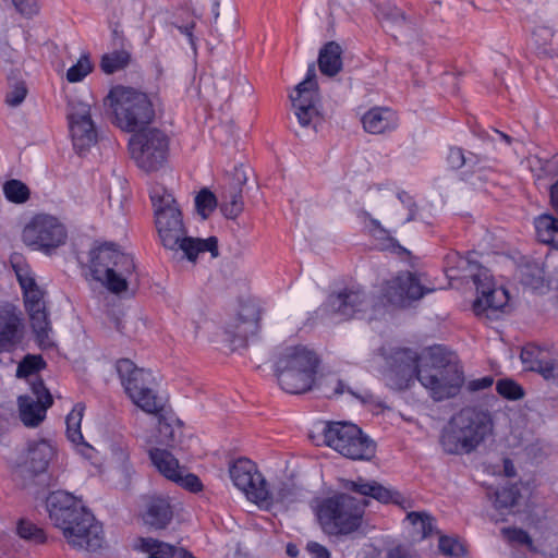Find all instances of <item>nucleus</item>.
Here are the masks:
<instances>
[{
    "label": "nucleus",
    "instance_id": "1",
    "mask_svg": "<svg viewBox=\"0 0 558 558\" xmlns=\"http://www.w3.org/2000/svg\"><path fill=\"white\" fill-rule=\"evenodd\" d=\"M378 356L385 362L381 374L391 387L408 388L416 377L435 401L456 397L464 383L453 351H391Z\"/></svg>",
    "mask_w": 558,
    "mask_h": 558
},
{
    "label": "nucleus",
    "instance_id": "23",
    "mask_svg": "<svg viewBox=\"0 0 558 558\" xmlns=\"http://www.w3.org/2000/svg\"><path fill=\"white\" fill-rule=\"evenodd\" d=\"M142 518L144 523L150 527L166 529L173 518V508L169 498L163 496L146 497Z\"/></svg>",
    "mask_w": 558,
    "mask_h": 558
},
{
    "label": "nucleus",
    "instance_id": "29",
    "mask_svg": "<svg viewBox=\"0 0 558 558\" xmlns=\"http://www.w3.org/2000/svg\"><path fill=\"white\" fill-rule=\"evenodd\" d=\"M149 456L158 471L172 482L183 469L179 465L178 459L165 449L155 448L150 450Z\"/></svg>",
    "mask_w": 558,
    "mask_h": 558
},
{
    "label": "nucleus",
    "instance_id": "18",
    "mask_svg": "<svg viewBox=\"0 0 558 558\" xmlns=\"http://www.w3.org/2000/svg\"><path fill=\"white\" fill-rule=\"evenodd\" d=\"M295 116L302 126H310L313 119L318 116L316 108L318 101L317 82L314 65H310L305 78L295 87L291 95Z\"/></svg>",
    "mask_w": 558,
    "mask_h": 558
},
{
    "label": "nucleus",
    "instance_id": "4",
    "mask_svg": "<svg viewBox=\"0 0 558 558\" xmlns=\"http://www.w3.org/2000/svg\"><path fill=\"white\" fill-rule=\"evenodd\" d=\"M268 360L272 362L279 387L288 393L301 395L314 388L330 389L335 396L345 391L341 379H336L332 385L330 377L337 371L326 365L317 351H272ZM347 391L360 398L350 388Z\"/></svg>",
    "mask_w": 558,
    "mask_h": 558
},
{
    "label": "nucleus",
    "instance_id": "15",
    "mask_svg": "<svg viewBox=\"0 0 558 558\" xmlns=\"http://www.w3.org/2000/svg\"><path fill=\"white\" fill-rule=\"evenodd\" d=\"M477 296L473 302V312L476 316H488V312H497L504 308L508 301V291L497 287L489 270L482 268L473 276Z\"/></svg>",
    "mask_w": 558,
    "mask_h": 558
},
{
    "label": "nucleus",
    "instance_id": "17",
    "mask_svg": "<svg viewBox=\"0 0 558 558\" xmlns=\"http://www.w3.org/2000/svg\"><path fill=\"white\" fill-rule=\"evenodd\" d=\"M36 399L28 395L19 396V416L26 427H37L45 418L47 410L53 404V398L41 378L31 384Z\"/></svg>",
    "mask_w": 558,
    "mask_h": 558
},
{
    "label": "nucleus",
    "instance_id": "19",
    "mask_svg": "<svg viewBox=\"0 0 558 558\" xmlns=\"http://www.w3.org/2000/svg\"><path fill=\"white\" fill-rule=\"evenodd\" d=\"M260 307L253 301L247 300L241 303L236 318L228 326L227 332L231 341L239 345H248L258 336L260 330Z\"/></svg>",
    "mask_w": 558,
    "mask_h": 558
},
{
    "label": "nucleus",
    "instance_id": "3",
    "mask_svg": "<svg viewBox=\"0 0 558 558\" xmlns=\"http://www.w3.org/2000/svg\"><path fill=\"white\" fill-rule=\"evenodd\" d=\"M342 488L363 496L357 499L348 494H337L323 499L316 507L315 513L322 530L328 535H348L362 524L364 510L369 501L367 497L379 502H398L400 494L387 488L376 481H366L363 477L357 480H344Z\"/></svg>",
    "mask_w": 558,
    "mask_h": 558
},
{
    "label": "nucleus",
    "instance_id": "16",
    "mask_svg": "<svg viewBox=\"0 0 558 558\" xmlns=\"http://www.w3.org/2000/svg\"><path fill=\"white\" fill-rule=\"evenodd\" d=\"M25 308L39 349H52L57 345L44 302V292L37 287L23 293Z\"/></svg>",
    "mask_w": 558,
    "mask_h": 558
},
{
    "label": "nucleus",
    "instance_id": "33",
    "mask_svg": "<svg viewBox=\"0 0 558 558\" xmlns=\"http://www.w3.org/2000/svg\"><path fill=\"white\" fill-rule=\"evenodd\" d=\"M84 410L85 405L83 403H76L65 418L68 438L76 445L83 441L81 422Z\"/></svg>",
    "mask_w": 558,
    "mask_h": 558
},
{
    "label": "nucleus",
    "instance_id": "36",
    "mask_svg": "<svg viewBox=\"0 0 558 558\" xmlns=\"http://www.w3.org/2000/svg\"><path fill=\"white\" fill-rule=\"evenodd\" d=\"M3 193L8 201L22 204L29 198V189L19 180H10L3 185Z\"/></svg>",
    "mask_w": 558,
    "mask_h": 558
},
{
    "label": "nucleus",
    "instance_id": "51",
    "mask_svg": "<svg viewBox=\"0 0 558 558\" xmlns=\"http://www.w3.org/2000/svg\"><path fill=\"white\" fill-rule=\"evenodd\" d=\"M494 384V377L488 375L482 378L472 379L468 383V390L475 392L489 388Z\"/></svg>",
    "mask_w": 558,
    "mask_h": 558
},
{
    "label": "nucleus",
    "instance_id": "10",
    "mask_svg": "<svg viewBox=\"0 0 558 558\" xmlns=\"http://www.w3.org/2000/svg\"><path fill=\"white\" fill-rule=\"evenodd\" d=\"M116 371L132 402L144 412L154 414L160 420L165 404L157 396V381L153 372L137 367L130 359L118 360Z\"/></svg>",
    "mask_w": 558,
    "mask_h": 558
},
{
    "label": "nucleus",
    "instance_id": "28",
    "mask_svg": "<svg viewBox=\"0 0 558 558\" xmlns=\"http://www.w3.org/2000/svg\"><path fill=\"white\" fill-rule=\"evenodd\" d=\"M244 208L242 187L231 184L221 195L220 209L228 219H235Z\"/></svg>",
    "mask_w": 558,
    "mask_h": 558
},
{
    "label": "nucleus",
    "instance_id": "13",
    "mask_svg": "<svg viewBox=\"0 0 558 558\" xmlns=\"http://www.w3.org/2000/svg\"><path fill=\"white\" fill-rule=\"evenodd\" d=\"M22 238L27 246L50 253L65 243L68 232L58 218L39 214L34 216L24 227Z\"/></svg>",
    "mask_w": 558,
    "mask_h": 558
},
{
    "label": "nucleus",
    "instance_id": "26",
    "mask_svg": "<svg viewBox=\"0 0 558 558\" xmlns=\"http://www.w3.org/2000/svg\"><path fill=\"white\" fill-rule=\"evenodd\" d=\"M342 48L336 41L326 43L319 50L318 66L322 74L335 76L342 70Z\"/></svg>",
    "mask_w": 558,
    "mask_h": 558
},
{
    "label": "nucleus",
    "instance_id": "5",
    "mask_svg": "<svg viewBox=\"0 0 558 558\" xmlns=\"http://www.w3.org/2000/svg\"><path fill=\"white\" fill-rule=\"evenodd\" d=\"M46 507L50 520L62 530L72 547L87 551H96L102 547L101 524L72 494L64 490L52 492L46 499Z\"/></svg>",
    "mask_w": 558,
    "mask_h": 558
},
{
    "label": "nucleus",
    "instance_id": "61",
    "mask_svg": "<svg viewBox=\"0 0 558 558\" xmlns=\"http://www.w3.org/2000/svg\"><path fill=\"white\" fill-rule=\"evenodd\" d=\"M287 554L290 556V557H296L298 554H299V549L295 545L293 544H288L287 546Z\"/></svg>",
    "mask_w": 558,
    "mask_h": 558
},
{
    "label": "nucleus",
    "instance_id": "22",
    "mask_svg": "<svg viewBox=\"0 0 558 558\" xmlns=\"http://www.w3.org/2000/svg\"><path fill=\"white\" fill-rule=\"evenodd\" d=\"M299 489L291 482L280 481L268 488L267 484L259 487L258 493H253V502L259 508L271 510L277 505H289L298 500Z\"/></svg>",
    "mask_w": 558,
    "mask_h": 558
},
{
    "label": "nucleus",
    "instance_id": "14",
    "mask_svg": "<svg viewBox=\"0 0 558 558\" xmlns=\"http://www.w3.org/2000/svg\"><path fill=\"white\" fill-rule=\"evenodd\" d=\"M68 120L73 146L78 154L96 144L97 130L88 104L80 100L69 101Z\"/></svg>",
    "mask_w": 558,
    "mask_h": 558
},
{
    "label": "nucleus",
    "instance_id": "59",
    "mask_svg": "<svg viewBox=\"0 0 558 558\" xmlns=\"http://www.w3.org/2000/svg\"><path fill=\"white\" fill-rule=\"evenodd\" d=\"M193 25L191 26H181L179 27L180 32L189 37L190 43L193 45V34H192Z\"/></svg>",
    "mask_w": 558,
    "mask_h": 558
},
{
    "label": "nucleus",
    "instance_id": "53",
    "mask_svg": "<svg viewBox=\"0 0 558 558\" xmlns=\"http://www.w3.org/2000/svg\"><path fill=\"white\" fill-rule=\"evenodd\" d=\"M306 550L312 558H330L329 550L317 542H308Z\"/></svg>",
    "mask_w": 558,
    "mask_h": 558
},
{
    "label": "nucleus",
    "instance_id": "9",
    "mask_svg": "<svg viewBox=\"0 0 558 558\" xmlns=\"http://www.w3.org/2000/svg\"><path fill=\"white\" fill-rule=\"evenodd\" d=\"M155 223L162 245L170 251H182L184 257L195 262L199 253L209 252L213 257L218 256V241L215 236L195 239L187 236L181 209H170L166 214L155 217Z\"/></svg>",
    "mask_w": 558,
    "mask_h": 558
},
{
    "label": "nucleus",
    "instance_id": "30",
    "mask_svg": "<svg viewBox=\"0 0 558 558\" xmlns=\"http://www.w3.org/2000/svg\"><path fill=\"white\" fill-rule=\"evenodd\" d=\"M149 198L154 208V216L166 214L170 209H180L172 193L162 184L155 183L150 186Z\"/></svg>",
    "mask_w": 558,
    "mask_h": 558
},
{
    "label": "nucleus",
    "instance_id": "35",
    "mask_svg": "<svg viewBox=\"0 0 558 558\" xmlns=\"http://www.w3.org/2000/svg\"><path fill=\"white\" fill-rule=\"evenodd\" d=\"M407 519L421 533L422 538L433 535L435 531L434 518L427 512L412 511L407 514Z\"/></svg>",
    "mask_w": 558,
    "mask_h": 558
},
{
    "label": "nucleus",
    "instance_id": "54",
    "mask_svg": "<svg viewBox=\"0 0 558 558\" xmlns=\"http://www.w3.org/2000/svg\"><path fill=\"white\" fill-rule=\"evenodd\" d=\"M448 162L451 168H454V169L461 168L465 162L463 150L459 147L450 148L449 154H448Z\"/></svg>",
    "mask_w": 558,
    "mask_h": 558
},
{
    "label": "nucleus",
    "instance_id": "34",
    "mask_svg": "<svg viewBox=\"0 0 558 558\" xmlns=\"http://www.w3.org/2000/svg\"><path fill=\"white\" fill-rule=\"evenodd\" d=\"M16 533L24 541L35 545L44 544L47 539L44 530L27 519L19 520Z\"/></svg>",
    "mask_w": 558,
    "mask_h": 558
},
{
    "label": "nucleus",
    "instance_id": "58",
    "mask_svg": "<svg viewBox=\"0 0 558 558\" xmlns=\"http://www.w3.org/2000/svg\"><path fill=\"white\" fill-rule=\"evenodd\" d=\"M391 21L392 23H395L396 25L398 26H402L405 24V16L404 14L398 10V9H395L392 12H391Z\"/></svg>",
    "mask_w": 558,
    "mask_h": 558
},
{
    "label": "nucleus",
    "instance_id": "6",
    "mask_svg": "<svg viewBox=\"0 0 558 558\" xmlns=\"http://www.w3.org/2000/svg\"><path fill=\"white\" fill-rule=\"evenodd\" d=\"M493 413L481 405H466L442 427L439 446L449 456H469L494 436Z\"/></svg>",
    "mask_w": 558,
    "mask_h": 558
},
{
    "label": "nucleus",
    "instance_id": "12",
    "mask_svg": "<svg viewBox=\"0 0 558 558\" xmlns=\"http://www.w3.org/2000/svg\"><path fill=\"white\" fill-rule=\"evenodd\" d=\"M323 437L324 444L352 460L368 461L376 452V444L354 424L326 423Z\"/></svg>",
    "mask_w": 558,
    "mask_h": 558
},
{
    "label": "nucleus",
    "instance_id": "45",
    "mask_svg": "<svg viewBox=\"0 0 558 558\" xmlns=\"http://www.w3.org/2000/svg\"><path fill=\"white\" fill-rule=\"evenodd\" d=\"M542 351H520V360L524 371L537 373L543 357L539 356Z\"/></svg>",
    "mask_w": 558,
    "mask_h": 558
},
{
    "label": "nucleus",
    "instance_id": "55",
    "mask_svg": "<svg viewBox=\"0 0 558 558\" xmlns=\"http://www.w3.org/2000/svg\"><path fill=\"white\" fill-rule=\"evenodd\" d=\"M387 558H420V557L417 554H415L402 546H398L388 553Z\"/></svg>",
    "mask_w": 558,
    "mask_h": 558
},
{
    "label": "nucleus",
    "instance_id": "38",
    "mask_svg": "<svg viewBox=\"0 0 558 558\" xmlns=\"http://www.w3.org/2000/svg\"><path fill=\"white\" fill-rule=\"evenodd\" d=\"M45 366L46 362L41 355L27 354L17 365L16 377L26 378L45 368Z\"/></svg>",
    "mask_w": 558,
    "mask_h": 558
},
{
    "label": "nucleus",
    "instance_id": "21",
    "mask_svg": "<svg viewBox=\"0 0 558 558\" xmlns=\"http://www.w3.org/2000/svg\"><path fill=\"white\" fill-rule=\"evenodd\" d=\"M229 474L233 484L245 493L251 501L253 493H258L259 487L266 485V480L257 471L256 465L246 458L235 460L229 468Z\"/></svg>",
    "mask_w": 558,
    "mask_h": 558
},
{
    "label": "nucleus",
    "instance_id": "40",
    "mask_svg": "<svg viewBox=\"0 0 558 558\" xmlns=\"http://www.w3.org/2000/svg\"><path fill=\"white\" fill-rule=\"evenodd\" d=\"M93 70L92 62L87 54L81 56L75 64L66 71V80L70 83L83 81Z\"/></svg>",
    "mask_w": 558,
    "mask_h": 558
},
{
    "label": "nucleus",
    "instance_id": "57",
    "mask_svg": "<svg viewBox=\"0 0 558 558\" xmlns=\"http://www.w3.org/2000/svg\"><path fill=\"white\" fill-rule=\"evenodd\" d=\"M550 205L558 215V179L549 189Z\"/></svg>",
    "mask_w": 558,
    "mask_h": 558
},
{
    "label": "nucleus",
    "instance_id": "25",
    "mask_svg": "<svg viewBox=\"0 0 558 558\" xmlns=\"http://www.w3.org/2000/svg\"><path fill=\"white\" fill-rule=\"evenodd\" d=\"M54 456V447L46 439L31 440L27 444V457L25 465L34 474L47 471Z\"/></svg>",
    "mask_w": 558,
    "mask_h": 558
},
{
    "label": "nucleus",
    "instance_id": "39",
    "mask_svg": "<svg viewBox=\"0 0 558 558\" xmlns=\"http://www.w3.org/2000/svg\"><path fill=\"white\" fill-rule=\"evenodd\" d=\"M28 88L22 80H14L9 83V89L5 94V104L9 107L20 106L26 98Z\"/></svg>",
    "mask_w": 558,
    "mask_h": 558
},
{
    "label": "nucleus",
    "instance_id": "46",
    "mask_svg": "<svg viewBox=\"0 0 558 558\" xmlns=\"http://www.w3.org/2000/svg\"><path fill=\"white\" fill-rule=\"evenodd\" d=\"M537 373L545 379L558 385V362L555 360H543Z\"/></svg>",
    "mask_w": 558,
    "mask_h": 558
},
{
    "label": "nucleus",
    "instance_id": "27",
    "mask_svg": "<svg viewBox=\"0 0 558 558\" xmlns=\"http://www.w3.org/2000/svg\"><path fill=\"white\" fill-rule=\"evenodd\" d=\"M534 226L538 240L558 250V218L543 214L535 218Z\"/></svg>",
    "mask_w": 558,
    "mask_h": 558
},
{
    "label": "nucleus",
    "instance_id": "2",
    "mask_svg": "<svg viewBox=\"0 0 558 558\" xmlns=\"http://www.w3.org/2000/svg\"><path fill=\"white\" fill-rule=\"evenodd\" d=\"M436 290L426 283L424 275L402 271L384 284L380 298L367 295L359 288H345L327 298L324 311L339 319L375 320L385 316L388 305L405 307Z\"/></svg>",
    "mask_w": 558,
    "mask_h": 558
},
{
    "label": "nucleus",
    "instance_id": "56",
    "mask_svg": "<svg viewBox=\"0 0 558 558\" xmlns=\"http://www.w3.org/2000/svg\"><path fill=\"white\" fill-rule=\"evenodd\" d=\"M145 539L146 538H141V549L145 553H148L149 554V557L148 558H167L166 555H163V549L162 548H157V547H154L151 549H147L146 548V545H145Z\"/></svg>",
    "mask_w": 558,
    "mask_h": 558
},
{
    "label": "nucleus",
    "instance_id": "62",
    "mask_svg": "<svg viewBox=\"0 0 558 558\" xmlns=\"http://www.w3.org/2000/svg\"><path fill=\"white\" fill-rule=\"evenodd\" d=\"M495 132H496V133L499 135V137H500L502 141H505L507 144H511L512 138H511L509 135H507L506 133H502V132H500V131H497V130H496Z\"/></svg>",
    "mask_w": 558,
    "mask_h": 558
},
{
    "label": "nucleus",
    "instance_id": "50",
    "mask_svg": "<svg viewBox=\"0 0 558 558\" xmlns=\"http://www.w3.org/2000/svg\"><path fill=\"white\" fill-rule=\"evenodd\" d=\"M504 534L511 542H517L519 544H529L531 542L530 535L517 527H508L502 530Z\"/></svg>",
    "mask_w": 558,
    "mask_h": 558
},
{
    "label": "nucleus",
    "instance_id": "48",
    "mask_svg": "<svg viewBox=\"0 0 558 558\" xmlns=\"http://www.w3.org/2000/svg\"><path fill=\"white\" fill-rule=\"evenodd\" d=\"M14 268L23 293L26 292L27 290H32L38 287L34 277L31 275L29 270L26 267L14 266Z\"/></svg>",
    "mask_w": 558,
    "mask_h": 558
},
{
    "label": "nucleus",
    "instance_id": "42",
    "mask_svg": "<svg viewBox=\"0 0 558 558\" xmlns=\"http://www.w3.org/2000/svg\"><path fill=\"white\" fill-rule=\"evenodd\" d=\"M217 198L214 193L203 189L195 197V207L197 213L206 219L216 208Z\"/></svg>",
    "mask_w": 558,
    "mask_h": 558
},
{
    "label": "nucleus",
    "instance_id": "63",
    "mask_svg": "<svg viewBox=\"0 0 558 558\" xmlns=\"http://www.w3.org/2000/svg\"><path fill=\"white\" fill-rule=\"evenodd\" d=\"M509 464H510V461L506 460V462H505V471H506L508 476H512L513 475V473H512L513 466L510 465V468H509Z\"/></svg>",
    "mask_w": 558,
    "mask_h": 558
},
{
    "label": "nucleus",
    "instance_id": "7",
    "mask_svg": "<svg viewBox=\"0 0 558 558\" xmlns=\"http://www.w3.org/2000/svg\"><path fill=\"white\" fill-rule=\"evenodd\" d=\"M112 114V123L120 130L134 133L147 128L155 119V108L150 97L134 87L116 85L106 99Z\"/></svg>",
    "mask_w": 558,
    "mask_h": 558
},
{
    "label": "nucleus",
    "instance_id": "60",
    "mask_svg": "<svg viewBox=\"0 0 558 558\" xmlns=\"http://www.w3.org/2000/svg\"><path fill=\"white\" fill-rule=\"evenodd\" d=\"M538 33L544 34L545 39L550 38V37H551V35H553V34H551V32H550V29H548V28H546V27H541V28H538V29H536V31H534V32H533V35H532V36H533V38L537 37V36H538Z\"/></svg>",
    "mask_w": 558,
    "mask_h": 558
},
{
    "label": "nucleus",
    "instance_id": "43",
    "mask_svg": "<svg viewBox=\"0 0 558 558\" xmlns=\"http://www.w3.org/2000/svg\"><path fill=\"white\" fill-rule=\"evenodd\" d=\"M173 482L192 493L201 492L203 488L198 476L192 473H185L184 469L179 472Z\"/></svg>",
    "mask_w": 558,
    "mask_h": 558
},
{
    "label": "nucleus",
    "instance_id": "52",
    "mask_svg": "<svg viewBox=\"0 0 558 558\" xmlns=\"http://www.w3.org/2000/svg\"><path fill=\"white\" fill-rule=\"evenodd\" d=\"M397 197L403 205H405L409 208L410 213H409V216L407 217L405 221L409 222V221L415 220L416 219V210H415L416 206H415L412 197L405 191L398 192Z\"/></svg>",
    "mask_w": 558,
    "mask_h": 558
},
{
    "label": "nucleus",
    "instance_id": "24",
    "mask_svg": "<svg viewBox=\"0 0 558 558\" xmlns=\"http://www.w3.org/2000/svg\"><path fill=\"white\" fill-rule=\"evenodd\" d=\"M362 124L369 134L390 133L398 128L399 117L389 107H373L363 114Z\"/></svg>",
    "mask_w": 558,
    "mask_h": 558
},
{
    "label": "nucleus",
    "instance_id": "11",
    "mask_svg": "<svg viewBox=\"0 0 558 558\" xmlns=\"http://www.w3.org/2000/svg\"><path fill=\"white\" fill-rule=\"evenodd\" d=\"M131 158L136 166L153 172L162 168L168 161L170 137L158 128H145L134 132L129 141Z\"/></svg>",
    "mask_w": 558,
    "mask_h": 558
},
{
    "label": "nucleus",
    "instance_id": "20",
    "mask_svg": "<svg viewBox=\"0 0 558 558\" xmlns=\"http://www.w3.org/2000/svg\"><path fill=\"white\" fill-rule=\"evenodd\" d=\"M25 335L21 311L9 303L0 306V347H17L22 344Z\"/></svg>",
    "mask_w": 558,
    "mask_h": 558
},
{
    "label": "nucleus",
    "instance_id": "8",
    "mask_svg": "<svg viewBox=\"0 0 558 558\" xmlns=\"http://www.w3.org/2000/svg\"><path fill=\"white\" fill-rule=\"evenodd\" d=\"M89 255L92 277L111 293L120 294L128 291L130 284L137 283L132 255L119 251L113 244L100 245Z\"/></svg>",
    "mask_w": 558,
    "mask_h": 558
},
{
    "label": "nucleus",
    "instance_id": "32",
    "mask_svg": "<svg viewBox=\"0 0 558 558\" xmlns=\"http://www.w3.org/2000/svg\"><path fill=\"white\" fill-rule=\"evenodd\" d=\"M131 61V53L125 49H117L102 54L100 69L106 74H113L125 69Z\"/></svg>",
    "mask_w": 558,
    "mask_h": 558
},
{
    "label": "nucleus",
    "instance_id": "49",
    "mask_svg": "<svg viewBox=\"0 0 558 558\" xmlns=\"http://www.w3.org/2000/svg\"><path fill=\"white\" fill-rule=\"evenodd\" d=\"M15 9L22 15L31 17L38 12L37 0H12Z\"/></svg>",
    "mask_w": 558,
    "mask_h": 558
},
{
    "label": "nucleus",
    "instance_id": "41",
    "mask_svg": "<svg viewBox=\"0 0 558 558\" xmlns=\"http://www.w3.org/2000/svg\"><path fill=\"white\" fill-rule=\"evenodd\" d=\"M145 545L147 549H151L154 547L162 548V554L166 555L167 558H195L190 551L182 547H175L168 543L159 542L155 538L148 537L145 539Z\"/></svg>",
    "mask_w": 558,
    "mask_h": 558
},
{
    "label": "nucleus",
    "instance_id": "64",
    "mask_svg": "<svg viewBox=\"0 0 558 558\" xmlns=\"http://www.w3.org/2000/svg\"><path fill=\"white\" fill-rule=\"evenodd\" d=\"M263 361V359L258 355H255L253 357H251V362L254 363L256 365L257 368H260V362Z\"/></svg>",
    "mask_w": 558,
    "mask_h": 558
},
{
    "label": "nucleus",
    "instance_id": "44",
    "mask_svg": "<svg viewBox=\"0 0 558 558\" xmlns=\"http://www.w3.org/2000/svg\"><path fill=\"white\" fill-rule=\"evenodd\" d=\"M366 228L368 229L369 234L375 238L376 240H380L384 242L386 246L391 244L393 241L392 236L390 235L389 231L386 230L379 220L369 217L368 222L366 225Z\"/></svg>",
    "mask_w": 558,
    "mask_h": 558
},
{
    "label": "nucleus",
    "instance_id": "31",
    "mask_svg": "<svg viewBox=\"0 0 558 558\" xmlns=\"http://www.w3.org/2000/svg\"><path fill=\"white\" fill-rule=\"evenodd\" d=\"M521 497L515 484H508L494 492V507L500 512H510Z\"/></svg>",
    "mask_w": 558,
    "mask_h": 558
},
{
    "label": "nucleus",
    "instance_id": "47",
    "mask_svg": "<svg viewBox=\"0 0 558 558\" xmlns=\"http://www.w3.org/2000/svg\"><path fill=\"white\" fill-rule=\"evenodd\" d=\"M439 549L445 555L457 556L463 551L462 545L452 537L440 536L439 537Z\"/></svg>",
    "mask_w": 558,
    "mask_h": 558
},
{
    "label": "nucleus",
    "instance_id": "37",
    "mask_svg": "<svg viewBox=\"0 0 558 558\" xmlns=\"http://www.w3.org/2000/svg\"><path fill=\"white\" fill-rule=\"evenodd\" d=\"M496 390L502 398L511 401L521 400L525 396L523 387L511 378L499 379Z\"/></svg>",
    "mask_w": 558,
    "mask_h": 558
}]
</instances>
